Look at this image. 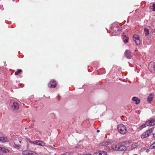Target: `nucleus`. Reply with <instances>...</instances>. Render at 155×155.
<instances>
[{
	"mask_svg": "<svg viewBox=\"0 0 155 155\" xmlns=\"http://www.w3.org/2000/svg\"><path fill=\"white\" fill-rule=\"evenodd\" d=\"M117 129L121 134H125L127 131L126 127L123 124H120L117 126Z\"/></svg>",
	"mask_w": 155,
	"mask_h": 155,
	"instance_id": "f257e3e1",
	"label": "nucleus"
},
{
	"mask_svg": "<svg viewBox=\"0 0 155 155\" xmlns=\"http://www.w3.org/2000/svg\"><path fill=\"white\" fill-rule=\"evenodd\" d=\"M154 128H152L150 130H147L141 136V138L142 139H144L145 138L148 137L153 132Z\"/></svg>",
	"mask_w": 155,
	"mask_h": 155,
	"instance_id": "f03ea898",
	"label": "nucleus"
},
{
	"mask_svg": "<svg viewBox=\"0 0 155 155\" xmlns=\"http://www.w3.org/2000/svg\"><path fill=\"white\" fill-rule=\"evenodd\" d=\"M125 56L128 59H131L133 56L131 52L129 50H126L124 52Z\"/></svg>",
	"mask_w": 155,
	"mask_h": 155,
	"instance_id": "7ed1b4c3",
	"label": "nucleus"
},
{
	"mask_svg": "<svg viewBox=\"0 0 155 155\" xmlns=\"http://www.w3.org/2000/svg\"><path fill=\"white\" fill-rule=\"evenodd\" d=\"M56 85V81L54 79L51 80L48 83V86L50 88H54Z\"/></svg>",
	"mask_w": 155,
	"mask_h": 155,
	"instance_id": "20e7f679",
	"label": "nucleus"
},
{
	"mask_svg": "<svg viewBox=\"0 0 155 155\" xmlns=\"http://www.w3.org/2000/svg\"><path fill=\"white\" fill-rule=\"evenodd\" d=\"M149 69L151 72L155 71V63L150 62L149 64Z\"/></svg>",
	"mask_w": 155,
	"mask_h": 155,
	"instance_id": "39448f33",
	"label": "nucleus"
},
{
	"mask_svg": "<svg viewBox=\"0 0 155 155\" xmlns=\"http://www.w3.org/2000/svg\"><path fill=\"white\" fill-rule=\"evenodd\" d=\"M133 38L134 40L135 41L136 44L137 45H139L140 44V41L139 38V36L136 34L134 35Z\"/></svg>",
	"mask_w": 155,
	"mask_h": 155,
	"instance_id": "423d86ee",
	"label": "nucleus"
},
{
	"mask_svg": "<svg viewBox=\"0 0 155 155\" xmlns=\"http://www.w3.org/2000/svg\"><path fill=\"white\" fill-rule=\"evenodd\" d=\"M146 125L148 126H153L155 125V119H152L146 122Z\"/></svg>",
	"mask_w": 155,
	"mask_h": 155,
	"instance_id": "0eeeda50",
	"label": "nucleus"
},
{
	"mask_svg": "<svg viewBox=\"0 0 155 155\" xmlns=\"http://www.w3.org/2000/svg\"><path fill=\"white\" fill-rule=\"evenodd\" d=\"M33 143L35 144H37L41 146H44L45 143L42 141L36 140L33 142Z\"/></svg>",
	"mask_w": 155,
	"mask_h": 155,
	"instance_id": "6e6552de",
	"label": "nucleus"
},
{
	"mask_svg": "<svg viewBox=\"0 0 155 155\" xmlns=\"http://www.w3.org/2000/svg\"><path fill=\"white\" fill-rule=\"evenodd\" d=\"M111 143L112 142L110 140L105 141L100 143L99 145L100 146H106L108 144H111Z\"/></svg>",
	"mask_w": 155,
	"mask_h": 155,
	"instance_id": "1a4fd4ad",
	"label": "nucleus"
},
{
	"mask_svg": "<svg viewBox=\"0 0 155 155\" xmlns=\"http://www.w3.org/2000/svg\"><path fill=\"white\" fill-rule=\"evenodd\" d=\"M12 108L14 110H17L19 108L18 104L15 102H14L12 106Z\"/></svg>",
	"mask_w": 155,
	"mask_h": 155,
	"instance_id": "9d476101",
	"label": "nucleus"
},
{
	"mask_svg": "<svg viewBox=\"0 0 155 155\" xmlns=\"http://www.w3.org/2000/svg\"><path fill=\"white\" fill-rule=\"evenodd\" d=\"M139 144L137 143H134L132 144L130 148L131 149L133 150L137 148L139 146Z\"/></svg>",
	"mask_w": 155,
	"mask_h": 155,
	"instance_id": "9b49d317",
	"label": "nucleus"
},
{
	"mask_svg": "<svg viewBox=\"0 0 155 155\" xmlns=\"http://www.w3.org/2000/svg\"><path fill=\"white\" fill-rule=\"evenodd\" d=\"M127 149V147L125 146L119 145L118 150L123 151L126 150Z\"/></svg>",
	"mask_w": 155,
	"mask_h": 155,
	"instance_id": "f8f14e48",
	"label": "nucleus"
},
{
	"mask_svg": "<svg viewBox=\"0 0 155 155\" xmlns=\"http://www.w3.org/2000/svg\"><path fill=\"white\" fill-rule=\"evenodd\" d=\"M107 153L104 151H100L94 153L95 155H106Z\"/></svg>",
	"mask_w": 155,
	"mask_h": 155,
	"instance_id": "ddd939ff",
	"label": "nucleus"
},
{
	"mask_svg": "<svg viewBox=\"0 0 155 155\" xmlns=\"http://www.w3.org/2000/svg\"><path fill=\"white\" fill-rule=\"evenodd\" d=\"M8 139L7 137H0V141L3 142H6L8 141Z\"/></svg>",
	"mask_w": 155,
	"mask_h": 155,
	"instance_id": "4468645a",
	"label": "nucleus"
},
{
	"mask_svg": "<svg viewBox=\"0 0 155 155\" xmlns=\"http://www.w3.org/2000/svg\"><path fill=\"white\" fill-rule=\"evenodd\" d=\"M119 145H113L112 146V148L115 150H118Z\"/></svg>",
	"mask_w": 155,
	"mask_h": 155,
	"instance_id": "2eb2a0df",
	"label": "nucleus"
},
{
	"mask_svg": "<svg viewBox=\"0 0 155 155\" xmlns=\"http://www.w3.org/2000/svg\"><path fill=\"white\" fill-rule=\"evenodd\" d=\"M153 95L152 94H149L147 98V101L150 103L153 99Z\"/></svg>",
	"mask_w": 155,
	"mask_h": 155,
	"instance_id": "dca6fc26",
	"label": "nucleus"
},
{
	"mask_svg": "<svg viewBox=\"0 0 155 155\" xmlns=\"http://www.w3.org/2000/svg\"><path fill=\"white\" fill-rule=\"evenodd\" d=\"M1 152H2L4 153H8L9 152V150L8 149H6L4 147H2Z\"/></svg>",
	"mask_w": 155,
	"mask_h": 155,
	"instance_id": "f3484780",
	"label": "nucleus"
},
{
	"mask_svg": "<svg viewBox=\"0 0 155 155\" xmlns=\"http://www.w3.org/2000/svg\"><path fill=\"white\" fill-rule=\"evenodd\" d=\"M144 31L145 36L148 35L149 34V30L148 29L145 28L144 29Z\"/></svg>",
	"mask_w": 155,
	"mask_h": 155,
	"instance_id": "a211bd4d",
	"label": "nucleus"
},
{
	"mask_svg": "<svg viewBox=\"0 0 155 155\" xmlns=\"http://www.w3.org/2000/svg\"><path fill=\"white\" fill-rule=\"evenodd\" d=\"M129 38L128 37H126V39H124L123 38V41L125 43H127L128 42V40Z\"/></svg>",
	"mask_w": 155,
	"mask_h": 155,
	"instance_id": "6ab92c4d",
	"label": "nucleus"
},
{
	"mask_svg": "<svg viewBox=\"0 0 155 155\" xmlns=\"http://www.w3.org/2000/svg\"><path fill=\"white\" fill-rule=\"evenodd\" d=\"M22 71V70L21 69L18 70L17 71L15 72V75H17L18 74L20 73Z\"/></svg>",
	"mask_w": 155,
	"mask_h": 155,
	"instance_id": "aec40b11",
	"label": "nucleus"
},
{
	"mask_svg": "<svg viewBox=\"0 0 155 155\" xmlns=\"http://www.w3.org/2000/svg\"><path fill=\"white\" fill-rule=\"evenodd\" d=\"M146 124H143L141 125L139 127V129L140 130L142 129L143 128H144L146 127Z\"/></svg>",
	"mask_w": 155,
	"mask_h": 155,
	"instance_id": "412c9836",
	"label": "nucleus"
},
{
	"mask_svg": "<svg viewBox=\"0 0 155 155\" xmlns=\"http://www.w3.org/2000/svg\"><path fill=\"white\" fill-rule=\"evenodd\" d=\"M150 148L152 149L155 148V142H154L153 144L150 145Z\"/></svg>",
	"mask_w": 155,
	"mask_h": 155,
	"instance_id": "4be33fe9",
	"label": "nucleus"
},
{
	"mask_svg": "<svg viewBox=\"0 0 155 155\" xmlns=\"http://www.w3.org/2000/svg\"><path fill=\"white\" fill-rule=\"evenodd\" d=\"M12 146L13 147L16 148H18L19 147V144H16L15 143L13 144Z\"/></svg>",
	"mask_w": 155,
	"mask_h": 155,
	"instance_id": "5701e85b",
	"label": "nucleus"
},
{
	"mask_svg": "<svg viewBox=\"0 0 155 155\" xmlns=\"http://www.w3.org/2000/svg\"><path fill=\"white\" fill-rule=\"evenodd\" d=\"M138 98L136 97H134L133 98L132 100L133 101H137V100Z\"/></svg>",
	"mask_w": 155,
	"mask_h": 155,
	"instance_id": "b1692460",
	"label": "nucleus"
},
{
	"mask_svg": "<svg viewBox=\"0 0 155 155\" xmlns=\"http://www.w3.org/2000/svg\"><path fill=\"white\" fill-rule=\"evenodd\" d=\"M152 6L153 7L152 10L153 11H155V4H153L152 5Z\"/></svg>",
	"mask_w": 155,
	"mask_h": 155,
	"instance_id": "393cba45",
	"label": "nucleus"
},
{
	"mask_svg": "<svg viewBox=\"0 0 155 155\" xmlns=\"http://www.w3.org/2000/svg\"><path fill=\"white\" fill-rule=\"evenodd\" d=\"M47 147H49V148H50L51 149H52V150H54V149H55V148H53V147H52L50 145H48Z\"/></svg>",
	"mask_w": 155,
	"mask_h": 155,
	"instance_id": "a878e982",
	"label": "nucleus"
},
{
	"mask_svg": "<svg viewBox=\"0 0 155 155\" xmlns=\"http://www.w3.org/2000/svg\"><path fill=\"white\" fill-rule=\"evenodd\" d=\"M140 102V100L139 99H138L137 101H136V104H138Z\"/></svg>",
	"mask_w": 155,
	"mask_h": 155,
	"instance_id": "bb28decb",
	"label": "nucleus"
},
{
	"mask_svg": "<svg viewBox=\"0 0 155 155\" xmlns=\"http://www.w3.org/2000/svg\"><path fill=\"white\" fill-rule=\"evenodd\" d=\"M62 155H70V153L69 152H66L64 153H63L62 154Z\"/></svg>",
	"mask_w": 155,
	"mask_h": 155,
	"instance_id": "cd10ccee",
	"label": "nucleus"
},
{
	"mask_svg": "<svg viewBox=\"0 0 155 155\" xmlns=\"http://www.w3.org/2000/svg\"><path fill=\"white\" fill-rule=\"evenodd\" d=\"M122 36L124 38V37H125L126 38V37H128L125 34V33H123V35H122Z\"/></svg>",
	"mask_w": 155,
	"mask_h": 155,
	"instance_id": "c85d7f7f",
	"label": "nucleus"
},
{
	"mask_svg": "<svg viewBox=\"0 0 155 155\" xmlns=\"http://www.w3.org/2000/svg\"><path fill=\"white\" fill-rule=\"evenodd\" d=\"M106 148H107L106 150H109L110 149V147H108L106 146Z\"/></svg>",
	"mask_w": 155,
	"mask_h": 155,
	"instance_id": "c756f323",
	"label": "nucleus"
},
{
	"mask_svg": "<svg viewBox=\"0 0 155 155\" xmlns=\"http://www.w3.org/2000/svg\"><path fill=\"white\" fill-rule=\"evenodd\" d=\"M153 137L155 138V133L153 134Z\"/></svg>",
	"mask_w": 155,
	"mask_h": 155,
	"instance_id": "7c9ffc66",
	"label": "nucleus"
},
{
	"mask_svg": "<svg viewBox=\"0 0 155 155\" xmlns=\"http://www.w3.org/2000/svg\"><path fill=\"white\" fill-rule=\"evenodd\" d=\"M2 147H0V151H1V149H2Z\"/></svg>",
	"mask_w": 155,
	"mask_h": 155,
	"instance_id": "2f4dec72",
	"label": "nucleus"
},
{
	"mask_svg": "<svg viewBox=\"0 0 155 155\" xmlns=\"http://www.w3.org/2000/svg\"><path fill=\"white\" fill-rule=\"evenodd\" d=\"M85 155H92L91 154H85ZM94 155H95L94 154Z\"/></svg>",
	"mask_w": 155,
	"mask_h": 155,
	"instance_id": "473e14b6",
	"label": "nucleus"
},
{
	"mask_svg": "<svg viewBox=\"0 0 155 155\" xmlns=\"http://www.w3.org/2000/svg\"><path fill=\"white\" fill-rule=\"evenodd\" d=\"M99 131H100V130H97V133L99 132Z\"/></svg>",
	"mask_w": 155,
	"mask_h": 155,
	"instance_id": "72a5a7b5",
	"label": "nucleus"
},
{
	"mask_svg": "<svg viewBox=\"0 0 155 155\" xmlns=\"http://www.w3.org/2000/svg\"><path fill=\"white\" fill-rule=\"evenodd\" d=\"M32 122H34L35 121V120H33L32 121Z\"/></svg>",
	"mask_w": 155,
	"mask_h": 155,
	"instance_id": "f704fd0d",
	"label": "nucleus"
},
{
	"mask_svg": "<svg viewBox=\"0 0 155 155\" xmlns=\"http://www.w3.org/2000/svg\"><path fill=\"white\" fill-rule=\"evenodd\" d=\"M134 155H138L137 154H134Z\"/></svg>",
	"mask_w": 155,
	"mask_h": 155,
	"instance_id": "c9c22d12",
	"label": "nucleus"
},
{
	"mask_svg": "<svg viewBox=\"0 0 155 155\" xmlns=\"http://www.w3.org/2000/svg\"><path fill=\"white\" fill-rule=\"evenodd\" d=\"M61 155H62V154Z\"/></svg>",
	"mask_w": 155,
	"mask_h": 155,
	"instance_id": "e433bc0d",
	"label": "nucleus"
}]
</instances>
